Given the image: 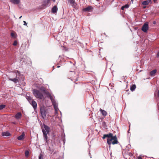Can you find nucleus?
<instances>
[{
	"label": "nucleus",
	"instance_id": "24",
	"mask_svg": "<svg viewBox=\"0 0 159 159\" xmlns=\"http://www.w3.org/2000/svg\"><path fill=\"white\" fill-rule=\"evenodd\" d=\"M5 107V105H0V110H2Z\"/></svg>",
	"mask_w": 159,
	"mask_h": 159
},
{
	"label": "nucleus",
	"instance_id": "6",
	"mask_svg": "<svg viewBox=\"0 0 159 159\" xmlns=\"http://www.w3.org/2000/svg\"><path fill=\"white\" fill-rule=\"evenodd\" d=\"M42 131L43 134L44 139L46 141V142L47 143L48 142V136L47 135V133H46L44 129L42 130Z\"/></svg>",
	"mask_w": 159,
	"mask_h": 159
},
{
	"label": "nucleus",
	"instance_id": "39",
	"mask_svg": "<svg viewBox=\"0 0 159 159\" xmlns=\"http://www.w3.org/2000/svg\"><path fill=\"white\" fill-rule=\"evenodd\" d=\"M154 2H155L157 0H153Z\"/></svg>",
	"mask_w": 159,
	"mask_h": 159
},
{
	"label": "nucleus",
	"instance_id": "32",
	"mask_svg": "<svg viewBox=\"0 0 159 159\" xmlns=\"http://www.w3.org/2000/svg\"><path fill=\"white\" fill-rule=\"evenodd\" d=\"M106 138V134H104V135H103V137H102V138H103V139H105Z\"/></svg>",
	"mask_w": 159,
	"mask_h": 159
},
{
	"label": "nucleus",
	"instance_id": "18",
	"mask_svg": "<svg viewBox=\"0 0 159 159\" xmlns=\"http://www.w3.org/2000/svg\"><path fill=\"white\" fill-rule=\"evenodd\" d=\"M2 136H8L10 135V133L8 132H3L2 134Z\"/></svg>",
	"mask_w": 159,
	"mask_h": 159
},
{
	"label": "nucleus",
	"instance_id": "21",
	"mask_svg": "<svg viewBox=\"0 0 159 159\" xmlns=\"http://www.w3.org/2000/svg\"><path fill=\"white\" fill-rule=\"evenodd\" d=\"M26 98L30 103L33 100V99L30 96H27L26 97Z\"/></svg>",
	"mask_w": 159,
	"mask_h": 159
},
{
	"label": "nucleus",
	"instance_id": "16",
	"mask_svg": "<svg viewBox=\"0 0 159 159\" xmlns=\"http://www.w3.org/2000/svg\"><path fill=\"white\" fill-rule=\"evenodd\" d=\"M50 0H44V3L46 7H49L50 5V4H49L50 1Z\"/></svg>",
	"mask_w": 159,
	"mask_h": 159
},
{
	"label": "nucleus",
	"instance_id": "1",
	"mask_svg": "<svg viewBox=\"0 0 159 159\" xmlns=\"http://www.w3.org/2000/svg\"><path fill=\"white\" fill-rule=\"evenodd\" d=\"M33 93L37 98L42 99L43 98V95L42 92L36 89H34L33 90Z\"/></svg>",
	"mask_w": 159,
	"mask_h": 159
},
{
	"label": "nucleus",
	"instance_id": "28",
	"mask_svg": "<svg viewBox=\"0 0 159 159\" xmlns=\"http://www.w3.org/2000/svg\"><path fill=\"white\" fill-rule=\"evenodd\" d=\"M17 42L16 41H14L13 43V45L16 46L17 45Z\"/></svg>",
	"mask_w": 159,
	"mask_h": 159
},
{
	"label": "nucleus",
	"instance_id": "9",
	"mask_svg": "<svg viewBox=\"0 0 159 159\" xmlns=\"http://www.w3.org/2000/svg\"><path fill=\"white\" fill-rule=\"evenodd\" d=\"M43 126L45 129L44 130L46 133H47L48 134L50 132V128L48 126L45 125H43Z\"/></svg>",
	"mask_w": 159,
	"mask_h": 159
},
{
	"label": "nucleus",
	"instance_id": "34",
	"mask_svg": "<svg viewBox=\"0 0 159 159\" xmlns=\"http://www.w3.org/2000/svg\"><path fill=\"white\" fill-rule=\"evenodd\" d=\"M14 35V33H11V36L13 37Z\"/></svg>",
	"mask_w": 159,
	"mask_h": 159
},
{
	"label": "nucleus",
	"instance_id": "17",
	"mask_svg": "<svg viewBox=\"0 0 159 159\" xmlns=\"http://www.w3.org/2000/svg\"><path fill=\"white\" fill-rule=\"evenodd\" d=\"M11 2L14 4H17L20 3V0H10Z\"/></svg>",
	"mask_w": 159,
	"mask_h": 159
},
{
	"label": "nucleus",
	"instance_id": "15",
	"mask_svg": "<svg viewBox=\"0 0 159 159\" xmlns=\"http://www.w3.org/2000/svg\"><path fill=\"white\" fill-rule=\"evenodd\" d=\"M16 77V78H14L13 79H12L11 78H9V80L11 81H12L13 82L15 83H17V82H19V80L18 79H17Z\"/></svg>",
	"mask_w": 159,
	"mask_h": 159
},
{
	"label": "nucleus",
	"instance_id": "27",
	"mask_svg": "<svg viewBox=\"0 0 159 159\" xmlns=\"http://www.w3.org/2000/svg\"><path fill=\"white\" fill-rule=\"evenodd\" d=\"M50 99L52 101V102H54V101H55V100L54 99L53 97L52 96H50Z\"/></svg>",
	"mask_w": 159,
	"mask_h": 159
},
{
	"label": "nucleus",
	"instance_id": "25",
	"mask_svg": "<svg viewBox=\"0 0 159 159\" xmlns=\"http://www.w3.org/2000/svg\"><path fill=\"white\" fill-rule=\"evenodd\" d=\"M39 159H43V155L41 154L39 155Z\"/></svg>",
	"mask_w": 159,
	"mask_h": 159
},
{
	"label": "nucleus",
	"instance_id": "8",
	"mask_svg": "<svg viewBox=\"0 0 159 159\" xmlns=\"http://www.w3.org/2000/svg\"><path fill=\"white\" fill-rule=\"evenodd\" d=\"M22 116V114L20 112H18L15 116V117L17 120L20 119Z\"/></svg>",
	"mask_w": 159,
	"mask_h": 159
},
{
	"label": "nucleus",
	"instance_id": "40",
	"mask_svg": "<svg viewBox=\"0 0 159 159\" xmlns=\"http://www.w3.org/2000/svg\"><path fill=\"white\" fill-rule=\"evenodd\" d=\"M146 7V6H145V7H143V8H145Z\"/></svg>",
	"mask_w": 159,
	"mask_h": 159
},
{
	"label": "nucleus",
	"instance_id": "20",
	"mask_svg": "<svg viewBox=\"0 0 159 159\" xmlns=\"http://www.w3.org/2000/svg\"><path fill=\"white\" fill-rule=\"evenodd\" d=\"M106 137L107 138V139H110L111 137L113 136V134L112 133H109L107 134H106Z\"/></svg>",
	"mask_w": 159,
	"mask_h": 159
},
{
	"label": "nucleus",
	"instance_id": "33",
	"mask_svg": "<svg viewBox=\"0 0 159 159\" xmlns=\"http://www.w3.org/2000/svg\"><path fill=\"white\" fill-rule=\"evenodd\" d=\"M138 159H142L140 156H139L138 157Z\"/></svg>",
	"mask_w": 159,
	"mask_h": 159
},
{
	"label": "nucleus",
	"instance_id": "35",
	"mask_svg": "<svg viewBox=\"0 0 159 159\" xmlns=\"http://www.w3.org/2000/svg\"><path fill=\"white\" fill-rule=\"evenodd\" d=\"M157 57H159V52L157 53Z\"/></svg>",
	"mask_w": 159,
	"mask_h": 159
},
{
	"label": "nucleus",
	"instance_id": "2",
	"mask_svg": "<svg viewBox=\"0 0 159 159\" xmlns=\"http://www.w3.org/2000/svg\"><path fill=\"white\" fill-rule=\"evenodd\" d=\"M107 142L109 145H110L111 144L114 145L118 143L117 137L116 136H113L110 139H107Z\"/></svg>",
	"mask_w": 159,
	"mask_h": 159
},
{
	"label": "nucleus",
	"instance_id": "3",
	"mask_svg": "<svg viewBox=\"0 0 159 159\" xmlns=\"http://www.w3.org/2000/svg\"><path fill=\"white\" fill-rule=\"evenodd\" d=\"M40 112L42 117L43 118L46 117L47 113L44 107L40 108Z\"/></svg>",
	"mask_w": 159,
	"mask_h": 159
},
{
	"label": "nucleus",
	"instance_id": "22",
	"mask_svg": "<svg viewBox=\"0 0 159 159\" xmlns=\"http://www.w3.org/2000/svg\"><path fill=\"white\" fill-rule=\"evenodd\" d=\"M149 3V2L145 1L142 2V4L143 5H148Z\"/></svg>",
	"mask_w": 159,
	"mask_h": 159
},
{
	"label": "nucleus",
	"instance_id": "4",
	"mask_svg": "<svg viewBox=\"0 0 159 159\" xmlns=\"http://www.w3.org/2000/svg\"><path fill=\"white\" fill-rule=\"evenodd\" d=\"M148 29V24L145 23L143 25L141 30L144 32H146Z\"/></svg>",
	"mask_w": 159,
	"mask_h": 159
},
{
	"label": "nucleus",
	"instance_id": "38",
	"mask_svg": "<svg viewBox=\"0 0 159 159\" xmlns=\"http://www.w3.org/2000/svg\"><path fill=\"white\" fill-rule=\"evenodd\" d=\"M60 67V66H57V68H59V67Z\"/></svg>",
	"mask_w": 159,
	"mask_h": 159
},
{
	"label": "nucleus",
	"instance_id": "23",
	"mask_svg": "<svg viewBox=\"0 0 159 159\" xmlns=\"http://www.w3.org/2000/svg\"><path fill=\"white\" fill-rule=\"evenodd\" d=\"M136 88V85L135 84L133 85L130 87V90L131 91H133Z\"/></svg>",
	"mask_w": 159,
	"mask_h": 159
},
{
	"label": "nucleus",
	"instance_id": "26",
	"mask_svg": "<svg viewBox=\"0 0 159 159\" xmlns=\"http://www.w3.org/2000/svg\"><path fill=\"white\" fill-rule=\"evenodd\" d=\"M25 156L26 157H28L29 154V152L28 151H26L25 152Z\"/></svg>",
	"mask_w": 159,
	"mask_h": 159
},
{
	"label": "nucleus",
	"instance_id": "13",
	"mask_svg": "<svg viewBox=\"0 0 159 159\" xmlns=\"http://www.w3.org/2000/svg\"><path fill=\"white\" fill-rule=\"evenodd\" d=\"M25 135V134L24 133H23L20 135L19 136L17 137V139L19 140H21L24 139V138Z\"/></svg>",
	"mask_w": 159,
	"mask_h": 159
},
{
	"label": "nucleus",
	"instance_id": "37",
	"mask_svg": "<svg viewBox=\"0 0 159 159\" xmlns=\"http://www.w3.org/2000/svg\"><path fill=\"white\" fill-rule=\"evenodd\" d=\"M151 0H148V2H151Z\"/></svg>",
	"mask_w": 159,
	"mask_h": 159
},
{
	"label": "nucleus",
	"instance_id": "19",
	"mask_svg": "<svg viewBox=\"0 0 159 159\" xmlns=\"http://www.w3.org/2000/svg\"><path fill=\"white\" fill-rule=\"evenodd\" d=\"M157 72L156 70H154L150 72V75L151 76H153Z\"/></svg>",
	"mask_w": 159,
	"mask_h": 159
},
{
	"label": "nucleus",
	"instance_id": "41",
	"mask_svg": "<svg viewBox=\"0 0 159 159\" xmlns=\"http://www.w3.org/2000/svg\"><path fill=\"white\" fill-rule=\"evenodd\" d=\"M22 17V16H20V17H19V18L20 19Z\"/></svg>",
	"mask_w": 159,
	"mask_h": 159
},
{
	"label": "nucleus",
	"instance_id": "12",
	"mask_svg": "<svg viewBox=\"0 0 159 159\" xmlns=\"http://www.w3.org/2000/svg\"><path fill=\"white\" fill-rule=\"evenodd\" d=\"M52 105L53 106L55 110H57L58 108V104L55 101L52 102Z\"/></svg>",
	"mask_w": 159,
	"mask_h": 159
},
{
	"label": "nucleus",
	"instance_id": "29",
	"mask_svg": "<svg viewBox=\"0 0 159 159\" xmlns=\"http://www.w3.org/2000/svg\"><path fill=\"white\" fill-rule=\"evenodd\" d=\"M124 7H125V8H128L129 7V5H128V4H126L124 6Z\"/></svg>",
	"mask_w": 159,
	"mask_h": 159
},
{
	"label": "nucleus",
	"instance_id": "10",
	"mask_svg": "<svg viewBox=\"0 0 159 159\" xmlns=\"http://www.w3.org/2000/svg\"><path fill=\"white\" fill-rule=\"evenodd\" d=\"M69 2L71 5L72 7H74L76 6V3L74 0H69Z\"/></svg>",
	"mask_w": 159,
	"mask_h": 159
},
{
	"label": "nucleus",
	"instance_id": "5",
	"mask_svg": "<svg viewBox=\"0 0 159 159\" xmlns=\"http://www.w3.org/2000/svg\"><path fill=\"white\" fill-rule=\"evenodd\" d=\"M93 8L91 6H89L88 7H87L86 8H83V11H87V12H89L90 11H91Z\"/></svg>",
	"mask_w": 159,
	"mask_h": 159
},
{
	"label": "nucleus",
	"instance_id": "7",
	"mask_svg": "<svg viewBox=\"0 0 159 159\" xmlns=\"http://www.w3.org/2000/svg\"><path fill=\"white\" fill-rule=\"evenodd\" d=\"M30 103L33 106V108L34 110L36 108L37 106V104L35 101L33 100Z\"/></svg>",
	"mask_w": 159,
	"mask_h": 159
},
{
	"label": "nucleus",
	"instance_id": "30",
	"mask_svg": "<svg viewBox=\"0 0 159 159\" xmlns=\"http://www.w3.org/2000/svg\"><path fill=\"white\" fill-rule=\"evenodd\" d=\"M58 108H57V110H55V114H57L58 113Z\"/></svg>",
	"mask_w": 159,
	"mask_h": 159
},
{
	"label": "nucleus",
	"instance_id": "11",
	"mask_svg": "<svg viewBox=\"0 0 159 159\" xmlns=\"http://www.w3.org/2000/svg\"><path fill=\"white\" fill-rule=\"evenodd\" d=\"M57 6L56 5L54 6L52 9V13H55L57 11Z\"/></svg>",
	"mask_w": 159,
	"mask_h": 159
},
{
	"label": "nucleus",
	"instance_id": "36",
	"mask_svg": "<svg viewBox=\"0 0 159 159\" xmlns=\"http://www.w3.org/2000/svg\"><path fill=\"white\" fill-rule=\"evenodd\" d=\"M124 8H125V7H124V6H123L122 7H121V9L122 10H123L124 9Z\"/></svg>",
	"mask_w": 159,
	"mask_h": 159
},
{
	"label": "nucleus",
	"instance_id": "14",
	"mask_svg": "<svg viewBox=\"0 0 159 159\" xmlns=\"http://www.w3.org/2000/svg\"><path fill=\"white\" fill-rule=\"evenodd\" d=\"M100 111L104 116H106L107 115V111L103 110L100 109Z\"/></svg>",
	"mask_w": 159,
	"mask_h": 159
},
{
	"label": "nucleus",
	"instance_id": "31",
	"mask_svg": "<svg viewBox=\"0 0 159 159\" xmlns=\"http://www.w3.org/2000/svg\"><path fill=\"white\" fill-rule=\"evenodd\" d=\"M23 22H24V25H27V23H26V22L25 21H23Z\"/></svg>",
	"mask_w": 159,
	"mask_h": 159
}]
</instances>
